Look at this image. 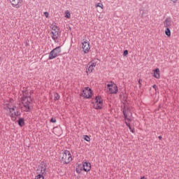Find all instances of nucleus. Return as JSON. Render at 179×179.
I'll list each match as a JSON object with an SVG mask.
<instances>
[{"mask_svg":"<svg viewBox=\"0 0 179 179\" xmlns=\"http://www.w3.org/2000/svg\"><path fill=\"white\" fill-rule=\"evenodd\" d=\"M60 96H59V94L58 93H56L55 94V100H58L59 99H60Z\"/></svg>","mask_w":179,"mask_h":179,"instance_id":"nucleus-26","label":"nucleus"},{"mask_svg":"<svg viewBox=\"0 0 179 179\" xmlns=\"http://www.w3.org/2000/svg\"><path fill=\"white\" fill-rule=\"evenodd\" d=\"M6 110H8L10 113V117L12 121H16V117L20 115V110H17L15 105H12L10 103L6 104L5 108Z\"/></svg>","mask_w":179,"mask_h":179,"instance_id":"nucleus-2","label":"nucleus"},{"mask_svg":"<svg viewBox=\"0 0 179 179\" xmlns=\"http://www.w3.org/2000/svg\"><path fill=\"white\" fill-rule=\"evenodd\" d=\"M123 115H124V120H125V124H126L127 127H128L130 132H132V134H135V129H132V127H131V124H129V121H131V119L128 118V114L127 113V109L123 110Z\"/></svg>","mask_w":179,"mask_h":179,"instance_id":"nucleus-5","label":"nucleus"},{"mask_svg":"<svg viewBox=\"0 0 179 179\" xmlns=\"http://www.w3.org/2000/svg\"><path fill=\"white\" fill-rule=\"evenodd\" d=\"M45 171H47V167L41 166V176H45Z\"/></svg>","mask_w":179,"mask_h":179,"instance_id":"nucleus-19","label":"nucleus"},{"mask_svg":"<svg viewBox=\"0 0 179 179\" xmlns=\"http://www.w3.org/2000/svg\"><path fill=\"white\" fill-rule=\"evenodd\" d=\"M82 165L77 166L76 168V173H78V174H80V173H82Z\"/></svg>","mask_w":179,"mask_h":179,"instance_id":"nucleus-18","label":"nucleus"},{"mask_svg":"<svg viewBox=\"0 0 179 179\" xmlns=\"http://www.w3.org/2000/svg\"><path fill=\"white\" fill-rule=\"evenodd\" d=\"M107 87L109 90L110 94H117V93H118V87L117 85L113 83V82H110V84H108Z\"/></svg>","mask_w":179,"mask_h":179,"instance_id":"nucleus-6","label":"nucleus"},{"mask_svg":"<svg viewBox=\"0 0 179 179\" xmlns=\"http://www.w3.org/2000/svg\"><path fill=\"white\" fill-rule=\"evenodd\" d=\"M36 179H44V175L38 174L36 176Z\"/></svg>","mask_w":179,"mask_h":179,"instance_id":"nucleus-28","label":"nucleus"},{"mask_svg":"<svg viewBox=\"0 0 179 179\" xmlns=\"http://www.w3.org/2000/svg\"><path fill=\"white\" fill-rule=\"evenodd\" d=\"M126 55H128V50H124V52H123V56L124 57H126Z\"/></svg>","mask_w":179,"mask_h":179,"instance_id":"nucleus-30","label":"nucleus"},{"mask_svg":"<svg viewBox=\"0 0 179 179\" xmlns=\"http://www.w3.org/2000/svg\"><path fill=\"white\" fill-rule=\"evenodd\" d=\"M165 34L167 37H170L171 36V31H170V28H166L165 30Z\"/></svg>","mask_w":179,"mask_h":179,"instance_id":"nucleus-21","label":"nucleus"},{"mask_svg":"<svg viewBox=\"0 0 179 179\" xmlns=\"http://www.w3.org/2000/svg\"><path fill=\"white\" fill-rule=\"evenodd\" d=\"M65 13H66L65 17H66L67 19H69L71 17V13L69 12V10H66Z\"/></svg>","mask_w":179,"mask_h":179,"instance_id":"nucleus-23","label":"nucleus"},{"mask_svg":"<svg viewBox=\"0 0 179 179\" xmlns=\"http://www.w3.org/2000/svg\"><path fill=\"white\" fill-rule=\"evenodd\" d=\"M94 69V67L90 64V66L88 67V72L90 73L93 72Z\"/></svg>","mask_w":179,"mask_h":179,"instance_id":"nucleus-24","label":"nucleus"},{"mask_svg":"<svg viewBox=\"0 0 179 179\" xmlns=\"http://www.w3.org/2000/svg\"><path fill=\"white\" fill-rule=\"evenodd\" d=\"M71 160L72 154H71V152H69V150H64L60 159L61 163H63V164H69Z\"/></svg>","mask_w":179,"mask_h":179,"instance_id":"nucleus-3","label":"nucleus"},{"mask_svg":"<svg viewBox=\"0 0 179 179\" xmlns=\"http://www.w3.org/2000/svg\"><path fill=\"white\" fill-rule=\"evenodd\" d=\"M89 65H91V66L96 68V65H97V64L96 62H90Z\"/></svg>","mask_w":179,"mask_h":179,"instance_id":"nucleus-27","label":"nucleus"},{"mask_svg":"<svg viewBox=\"0 0 179 179\" xmlns=\"http://www.w3.org/2000/svg\"><path fill=\"white\" fill-rule=\"evenodd\" d=\"M59 36H60V33L59 31H51L50 32V36L52 38V39L53 40V41H55V43H59Z\"/></svg>","mask_w":179,"mask_h":179,"instance_id":"nucleus-9","label":"nucleus"},{"mask_svg":"<svg viewBox=\"0 0 179 179\" xmlns=\"http://www.w3.org/2000/svg\"><path fill=\"white\" fill-rule=\"evenodd\" d=\"M138 85H140L139 87H141V86H142V83H141V80H138Z\"/></svg>","mask_w":179,"mask_h":179,"instance_id":"nucleus-33","label":"nucleus"},{"mask_svg":"<svg viewBox=\"0 0 179 179\" xmlns=\"http://www.w3.org/2000/svg\"><path fill=\"white\" fill-rule=\"evenodd\" d=\"M10 1L13 8H16L17 9H19V8L22 6V3H23V0H10Z\"/></svg>","mask_w":179,"mask_h":179,"instance_id":"nucleus-10","label":"nucleus"},{"mask_svg":"<svg viewBox=\"0 0 179 179\" xmlns=\"http://www.w3.org/2000/svg\"><path fill=\"white\" fill-rule=\"evenodd\" d=\"M162 138H163V137H162V136H158V138H159V140H162Z\"/></svg>","mask_w":179,"mask_h":179,"instance_id":"nucleus-35","label":"nucleus"},{"mask_svg":"<svg viewBox=\"0 0 179 179\" xmlns=\"http://www.w3.org/2000/svg\"><path fill=\"white\" fill-rule=\"evenodd\" d=\"M57 57H58V55H57V53L54 52V51L52 50L49 53L48 59H54L55 58H57Z\"/></svg>","mask_w":179,"mask_h":179,"instance_id":"nucleus-13","label":"nucleus"},{"mask_svg":"<svg viewBox=\"0 0 179 179\" xmlns=\"http://www.w3.org/2000/svg\"><path fill=\"white\" fill-rule=\"evenodd\" d=\"M21 101L22 104V106H21L22 111L30 113L31 103L33 101V99H31V92L27 90L22 91Z\"/></svg>","mask_w":179,"mask_h":179,"instance_id":"nucleus-1","label":"nucleus"},{"mask_svg":"<svg viewBox=\"0 0 179 179\" xmlns=\"http://www.w3.org/2000/svg\"><path fill=\"white\" fill-rule=\"evenodd\" d=\"M44 15H45V17H48V16H49L48 12H45Z\"/></svg>","mask_w":179,"mask_h":179,"instance_id":"nucleus-31","label":"nucleus"},{"mask_svg":"<svg viewBox=\"0 0 179 179\" xmlns=\"http://www.w3.org/2000/svg\"><path fill=\"white\" fill-rule=\"evenodd\" d=\"M154 78H156V79H160V69H159V68L154 70Z\"/></svg>","mask_w":179,"mask_h":179,"instance_id":"nucleus-14","label":"nucleus"},{"mask_svg":"<svg viewBox=\"0 0 179 179\" xmlns=\"http://www.w3.org/2000/svg\"><path fill=\"white\" fill-rule=\"evenodd\" d=\"M141 179H146V178H145V176H143L141 178Z\"/></svg>","mask_w":179,"mask_h":179,"instance_id":"nucleus-36","label":"nucleus"},{"mask_svg":"<svg viewBox=\"0 0 179 179\" xmlns=\"http://www.w3.org/2000/svg\"><path fill=\"white\" fill-rule=\"evenodd\" d=\"M84 139L87 142H90V137H89V136H87V135L84 136Z\"/></svg>","mask_w":179,"mask_h":179,"instance_id":"nucleus-25","label":"nucleus"},{"mask_svg":"<svg viewBox=\"0 0 179 179\" xmlns=\"http://www.w3.org/2000/svg\"><path fill=\"white\" fill-rule=\"evenodd\" d=\"M164 27L166 28L171 27V18H166L165 21L164 22Z\"/></svg>","mask_w":179,"mask_h":179,"instance_id":"nucleus-12","label":"nucleus"},{"mask_svg":"<svg viewBox=\"0 0 179 179\" xmlns=\"http://www.w3.org/2000/svg\"><path fill=\"white\" fill-rule=\"evenodd\" d=\"M81 96H83V97H85V99H90L92 97V89H90L89 87H86L83 90Z\"/></svg>","mask_w":179,"mask_h":179,"instance_id":"nucleus-8","label":"nucleus"},{"mask_svg":"<svg viewBox=\"0 0 179 179\" xmlns=\"http://www.w3.org/2000/svg\"><path fill=\"white\" fill-rule=\"evenodd\" d=\"M50 122H53V123L57 122V119H55V117H52L50 119Z\"/></svg>","mask_w":179,"mask_h":179,"instance_id":"nucleus-29","label":"nucleus"},{"mask_svg":"<svg viewBox=\"0 0 179 179\" xmlns=\"http://www.w3.org/2000/svg\"><path fill=\"white\" fill-rule=\"evenodd\" d=\"M140 13H141V17H145V15H148V10L141 9L140 10Z\"/></svg>","mask_w":179,"mask_h":179,"instance_id":"nucleus-20","label":"nucleus"},{"mask_svg":"<svg viewBox=\"0 0 179 179\" xmlns=\"http://www.w3.org/2000/svg\"><path fill=\"white\" fill-rule=\"evenodd\" d=\"M51 29L52 31H59V28L55 24H52Z\"/></svg>","mask_w":179,"mask_h":179,"instance_id":"nucleus-17","label":"nucleus"},{"mask_svg":"<svg viewBox=\"0 0 179 179\" xmlns=\"http://www.w3.org/2000/svg\"><path fill=\"white\" fill-rule=\"evenodd\" d=\"M139 1H142V0H139Z\"/></svg>","mask_w":179,"mask_h":179,"instance_id":"nucleus-37","label":"nucleus"},{"mask_svg":"<svg viewBox=\"0 0 179 179\" xmlns=\"http://www.w3.org/2000/svg\"><path fill=\"white\" fill-rule=\"evenodd\" d=\"M83 170L84 171H86L87 173L90 171V170H92V164H90V162H84L83 165Z\"/></svg>","mask_w":179,"mask_h":179,"instance_id":"nucleus-11","label":"nucleus"},{"mask_svg":"<svg viewBox=\"0 0 179 179\" xmlns=\"http://www.w3.org/2000/svg\"><path fill=\"white\" fill-rule=\"evenodd\" d=\"M152 87H153V89H156V87H157V86L156 85H154L152 86Z\"/></svg>","mask_w":179,"mask_h":179,"instance_id":"nucleus-34","label":"nucleus"},{"mask_svg":"<svg viewBox=\"0 0 179 179\" xmlns=\"http://www.w3.org/2000/svg\"><path fill=\"white\" fill-rule=\"evenodd\" d=\"M96 8H101V9H103L104 8V6L103 5V3H98L95 5Z\"/></svg>","mask_w":179,"mask_h":179,"instance_id":"nucleus-22","label":"nucleus"},{"mask_svg":"<svg viewBox=\"0 0 179 179\" xmlns=\"http://www.w3.org/2000/svg\"><path fill=\"white\" fill-rule=\"evenodd\" d=\"M55 54H57V57H59L61 54V46L56 47L52 50Z\"/></svg>","mask_w":179,"mask_h":179,"instance_id":"nucleus-15","label":"nucleus"},{"mask_svg":"<svg viewBox=\"0 0 179 179\" xmlns=\"http://www.w3.org/2000/svg\"><path fill=\"white\" fill-rule=\"evenodd\" d=\"M173 3H177L178 2V0H171Z\"/></svg>","mask_w":179,"mask_h":179,"instance_id":"nucleus-32","label":"nucleus"},{"mask_svg":"<svg viewBox=\"0 0 179 179\" xmlns=\"http://www.w3.org/2000/svg\"><path fill=\"white\" fill-rule=\"evenodd\" d=\"M94 108H95V110H101V108H103V99H101V96H96Z\"/></svg>","mask_w":179,"mask_h":179,"instance_id":"nucleus-7","label":"nucleus"},{"mask_svg":"<svg viewBox=\"0 0 179 179\" xmlns=\"http://www.w3.org/2000/svg\"><path fill=\"white\" fill-rule=\"evenodd\" d=\"M81 45L82 51L84 52V54H89L90 52V42H89L87 40H84L82 42Z\"/></svg>","mask_w":179,"mask_h":179,"instance_id":"nucleus-4","label":"nucleus"},{"mask_svg":"<svg viewBox=\"0 0 179 179\" xmlns=\"http://www.w3.org/2000/svg\"><path fill=\"white\" fill-rule=\"evenodd\" d=\"M17 122L20 127H23V125H24V119L19 117Z\"/></svg>","mask_w":179,"mask_h":179,"instance_id":"nucleus-16","label":"nucleus"}]
</instances>
